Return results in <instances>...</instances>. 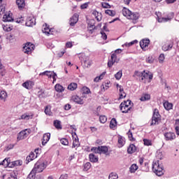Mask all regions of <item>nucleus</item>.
Wrapping results in <instances>:
<instances>
[{
    "mask_svg": "<svg viewBox=\"0 0 179 179\" xmlns=\"http://www.w3.org/2000/svg\"><path fill=\"white\" fill-rule=\"evenodd\" d=\"M89 159L91 163H97L99 162V157H96L93 153L89 155Z\"/></svg>",
    "mask_w": 179,
    "mask_h": 179,
    "instance_id": "a878e982",
    "label": "nucleus"
},
{
    "mask_svg": "<svg viewBox=\"0 0 179 179\" xmlns=\"http://www.w3.org/2000/svg\"><path fill=\"white\" fill-rule=\"evenodd\" d=\"M145 73V71H143V72L136 71L133 76H138V78H141L142 80H143V79H148V75Z\"/></svg>",
    "mask_w": 179,
    "mask_h": 179,
    "instance_id": "9b49d317",
    "label": "nucleus"
},
{
    "mask_svg": "<svg viewBox=\"0 0 179 179\" xmlns=\"http://www.w3.org/2000/svg\"><path fill=\"white\" fill-rule=\"evenodd\" d=\"M25 24L28 27H33V26H36V18H34V17H28Z\"/></svg>",
    "mask_w": 179,
    "mask_h": 179,
    "instance_id": "1a4fd4ad",
    "label": "nucleus"
},
{
    "mask_svg": "<svg viewBox=\"0 0 179 179\" xmlns=\"http://www.w3.org/2000/svg\"><path fill=\"white\" fill-rule=\"evenodd\" d=\"M6 97H8V94L5 91L0 92V99L3 100V101H6Z\"/></svg>",
    "mask_w": 179,
    "mask_h": 179,
    "instance_id": "f704fd0d",
    "label": "nucleus"
},
{
    "mask_svg": "<svg viewBox=\"0 0 179 179\" xmlns=\"http://www.w3.org/2000/svg\"><path fill=\"white\" fill-rule=\"evenodd\" d=\"M68 89L69 90H71V91L76 90V89H78V84L75 83H71L69 85Z\"/></svg>",
    "mask_w": 179,
    "mask_h": 179,
    "instance_id": "c9c22d12",
    "label": "nucleus"
},
{
    "mask_svg": "<svg viewBox=\"0 0 179 179\" xmlns=\"http://www.w3.org/2000/svg\"><path fill=\"white\" fill-rule=\"evenodd\" d=\"M79 59L81 64H83L84 68H90V66H92V64H93L89 57L86 56V55L84 53H82L79 55Z\"/></svg>",
    "mask_w": 179,
    "mask_h": 179,
    "instance_id": "7ed1b4c3",
    "label": "nucleus"
},
{
    "mask_svg": "<svg viewBox=\"0 0 179 179\" xmlns=\"http://www.w3.org/2000/svg\"><path fill=\"white\" fill-rule=\"evenodd\" d=\"M60 142L62 145H64V146H68V145H69V141L66 138H62Z\"/></svg>",
    "mask_w": 179,
    "mask_h": 179,
    "instance_id": "5fc2aeb1",
    "label": "nucleus"
},
{
    "mask_svg": "<svg viewBox=\"0 0 179 179\" xmlns=\"http://www.w3.org/2000/svg\"><path fill=\"white\" fill-rule=\"evenodd\" d=\"M43 33H45V34H47V36H50V34H52V32L51 29H50V27H46L44 28L43 30H42Z\"/></svg>",
    "mask_w": 179,
    "mask_h": 179,
    "instance_id": "a19ab883",
    "label": "nucleus"
},
{
    "mask_svg": "<svg viewBox=\"0 0 179 179\" xmlns=\"http://www.w3.org/2000/svg\"><path fill=\"white\" fill-rule=\"evenodd\" d=\"M158 59H159V64H164V60L166 59V57L164 56V54L162 53L161 55H159Z\"/></svg>",
    "mask_w": 179,
    "mask_h": 179,
    "instance_id": "37998d69",
    "label": "nucleus"
},
{
    "mask_svg": "<svg viewBox=\"0 0 179 179\" xmlns=\"http://www.w3.org/2000/svg\"><path fill=\"white\" fill-rule=\"evenodd\" d=\"M90 167H92V164L90 162H87L84 164V171H87V170H90Z\"/></svg>",
    "mask_w": 179,
    "mask_h": 179,
    "instance_id": "3c124183",
    "label": "nucleus"
},
{
    "mask_svg": "<svg viewBox=\"0 0 179 179\" xmlns=\"http://www.w3.org/2000/svg\"><path fill=\"white\" fill-rule=\"evenodd\" d=\"M30 134H31V130L30 129L22 130L17 134V141H22V139H26V138H27Z\"/></svg>",
    "mask_w": 179,
    "mask_h": 179,
    "instance_id": "39448f33",
    "label": "nucleus"
},
{
    "mask_svg": "<svg viewBox=\"0 0 179 179\" xmlns=\"http://www.w3.org/2000/svg\"><path fill=\"white\" fill-rule=\"evenodd\" d=\"M101 6L103 8V9H111V5L108 3L102 2Z\"/></svg>",
    "mask_w": 179,
    "mask_h": 179,
    "instance_id": "8fccbe9b",
    "label": "nucleus"
},
{
    "mask_svg": "<svg viewBox=\"0 0 179 179\" xmlns=\"http://www.w3.org/2000/svg\"><path fill=\"white\" fill-rule=\"evenodd\" d=\"M23 164V161L22 160H17L14 162H8V166L10 169H13V167H16V166H22Z\"/></svg>",
    "mask_w": 179,
    "mask_h": 179,
    "instance_id": "f8f14e48",
    "label": "nucleus"
},
{
    "mask_svg": "<svg viewBox=\"0 0 179 179\" xmlns=\"http://www.w3.org/2000/svg\"><path fill=\"white\" fill-rule=\"evenodd\" d=\"M141 101H147V100H150V94H144L140 98Z\"/></svg>",
    "mask_w": 179,
    "mask_h": 179,
    "instance_id": "72a5a7b5",
    "label": "nucleus"
},
{
    "mask_svg": "<svg viewBox=\"0 0 179 179\" xmlns=\"http://www.w3.org/2000/svg\"><path fill=\"white\" fill-rule=\"evenodd\" d=\"M108 179H118V174L112 172L109 174Z\"/></svg>",
    "mask_w": 179,
    "mask_h": 179,
    "instance_id": "09e8293b",
    "label": "nucleus"
},
{
    "mask_svg": "<svg viewBox=\"0 0 179 179\" xmlns=\"http://www.w3.org/2000/svg\"><path fill=\"white\" fill-rule=\"evenodd\" d=\"M40 75H46V76H48V78H52V72L46 71H44V72L40 73Z\"/></svg>",
    "mask_w": 179,
    "mask_h": 179,
    "instance_id": "4d7b16f0",
    "label": "nucleus"
},
{
    "mask_svg": "<svg viewBox=\"0 0 179 179\" xmlns=\"http://www.w3.org/2000/svg\"><path fill=\"white\" fill-rule=\"evenodd\" d=\"M134 44H138V40H134L129 43H126L123 45H124L125 47H131V45H134Z\"/></svg>",
    "mask_w": 179,
    "mask_h": 179,
    "instance_id": "603ef678",
    "label": "nucleus"
},
{
    "mask_svg": "<svg viewBox=\"0 0 179 179\" xmlns=\"http://www.w3.org/2000/svg\"><path fill=\"white\" fill-rule=\"evenodd\" d=\"M79 20V15L78 13H75L71 18H70V26L73 27L76 24L78 23Z\"/></svg>",
    "mask_w": 179,
    "mask_h": 179,
    "instance_id": "9d476101",
    "label": "nucleus"
},
{
    "mask_svg": "<svg viewBox=\"0 0 179 179\" xmlns=\"http://www.w3.org/2000/svg\"><path fill=\"white\" fill-rule=\"evenodd\" d=\"M108 153V147L106 145L99 146V155H107Z\"/></svg>",
    "mask_w": 179,
    "mask_h": 179,
    "instance_id": "2eb2a0df",
    "label": "nucleus"
},
{
    "mask_svg": "<svg viewBox=\"0 0 179 179\" xmlns=\"http://www.w3.org/2000/svg\"><path fill=\"white\" fill-rule=\"evenodd\" d=\"M132 11L129 10V9L127 8H123L122 9V15H124L126 17H127V19H129L131 13Z\"/></svg>",
    "mask_w": 179,
    "mask_h": 179,
    "instance_id": "c85d7f7f",
    "label": "nucleus"
},
{
    "mask_svg": "<svg viewBox=\"0 0 179 179\" xmlns=\"http://www.w3.org/2000/svg\"><path fill=\"white\" fill-rule=\"evenodd\" d=\"M24 47H27L28 48H31V50H34V44L28 42L27 43H25Z\"/></svg>",
    "mask_w": 179,
    "mask_h": 179,
    "instance_id": "13d9d810",
    "label": "nucleus"
},
{
    "mask_svg": "<svg viewBox=\"0 0 179 179\" xmlns=\"http://www.w3.org/2000/svg\"><path fill=\"white\" fill-rule=\"evenodd\" d=\"M27 179H36V173L31 171Z\"/></svg>",
    "mask_w": 179,
    "mask_h": 179,
    "instance_id": "052dcab7",
    "label": "nucleus"
},
{
    "mask_svg": "<svg viewBox=\"0 0 179 179\" xmlns=\"http://www.w3.org/2000/svg\"><path fill=\"white\" fill-rule=\"evenodd\" d=\"M22 51L24 52V54H27L29 55V54H31L33 49H31V48H27V46H24Z\"/></svg>",
    "mask_w": 179,
    "mask_h": 179,
    "instance_id": "4c0bfd02",
    "label": "nucleus"
},
{
    "mask_svg": "<svg viewBox=\"0 0 179 179\" xmlns=\"http://www.w3.org/2000/svg\"><path fill=\"white\" fill-rule=\"evenodd\" d=\"M18 174H19V171H17V170H15L10 173V177L14 179H17Z\"/></svg>",
    "mask_w": 179,
    "mask_h": 179,
    "instance_id": "a18cd8bd",
    "label": "nucleus"
},
{
    "mask_svg": "<svg viewBox=\"0 0 179 179\" xmlns=\"http://www.w3.org/2000/svg\"><path fill=\"white\" fill-rule=\"evenodd\" d=\"M129 140L131 141V142H135L136 139L134 138V135L132 134V131L129 130L127 133Z\"/></svg>",
    "mask_w": 179,
    "mask_h": 179,
    "instance_id": "58836bf2",
    "label": "nucleus"
},
{
    "mask_svg": "<svg viewBox=\"0 0 179 179\" xmlns=\"http://www.w3.org/2000/svg\"><path fill=\"white\" fill-rule=\"evenodd\" d=\"M31 83H34V82L27 80L22 83V86H23V87H24L25 89H28V90H29L31 89Z\"/></svg>",
    "mask_w": 179,
    "mask_h": 179,
    "instance_id": "bb28decb",
    "label": "nucleus"
},
{
    "mask_svg": "<svg viewBox=\"0 0 179 179\" xmlns=\"http://www.w3.org/2000/svg\"><path fill=\"white\" fill-rule=\"evenodd\" d=\"M76 146H79V141L75 138V140L73 142L72 148H75Z\"/></svg>",
    "mask_w": 179,
    "mask_h": 179,
    "instance_id": "338daca9",
    "label": "nucleus"
},
{
    "mask_svg": "<svg viewBox=\"0 0 179 179\" xmlns=\"http://www.w3.org/2000/svg\"><path fill=\"white\" fill-rule=\"evenodd\" d=\"M149 44H150L149 38H144L140 41V47L143 51H146V47H148Z\"/></svg>",
    "mask_w": 179,
    "mask_h": 179,
    "instance_id": "6e6552de",
    "label": "nucleus"
},
{
    "mask_svg": "<svg viewBox=\"0 0 179 179\" xmlns=\"http://www.w3.org/2000/svg\"><path fill=\"white\" fill-rule=\"evenodd\" d=\"M53 125L56 129H62V125H61V121L59 120H55L53 122Z\"/></svg>",
    "mask_w": 179,
    "mask_h": 179,
    "instance_id": "7c9ffc66",
    "label": "nucleus"
},
{
    "mask_svg": "<svg viewBox=\"0 0 179 179\" xmlns=\"http://www.w3.org/2000/svg\"><path fill=\"white\" fill-rule=\"evenodd\" d=\"M55 90L57 92V93H62L65 90L64 86L61 85V84H56L55 85Z\"/></svg>",
    "mask_w": 179,
    "mask_h": 179,
    "instance_id": "393cba45",
    "label": "nucleus"
},
{
    "mask_svg": "<svg viewBox=\"0 0 179 179\" xmlns=\"http://www.w3.org/2000/svg\"><path fill=\"white\" fill-rule=\"evenodd\" d=\"M154 61H155V59L152 57H148L146 59V62H148V64H153Z\"/></svg>",
    "mask_w": 179,
    "mask_h": 179,
    "instance_id": "e2e57ef3",
    "label": "nucleus"
},
{
    "mask_svg": "<svg viewBox=\"0 0 179 179\" xmlns=\"http://www.w3.org/2000/svg\"><path fill=\"white\" fill-rule=\"evenodd\" d=\"M69 177V176L68 175V173H64L60 176L59 179H68Z\"/></svg>",
    "mask_w": 179,
    "mask_h": 179,
    "instance_id": "774afa93",
    "label": "nucleus"
},
{
    "mask_svg": "<svg viewBox=\"0 0 179 179\" xmlns=\"http://www.w3.org/2000/svg\"><path fill=\"white\" fill-rule=\"evenodd\" d=\"M99 121L101 124H106L107 122V117L106 115H100Z\"/></svg>",
    "mask_w": 179,
    "mask_h": 179,
    "instance_id": "49530a36",
    "label": "nucleus"
},
{
    "mask_svg": "<svg viewBox=\"0 0 179 179\" xmlns=\"http://www.w3.org/2000/svg\"><path fill=\"white\" fill-rule=\"evenodd\" d=\"M16 3L20 10H22V9H23L24 6H26V3L24 2V0H16Z\"/></svg>",
    "mask_w": 179,
    "mask_h": 179,
    "instance_id": "4be33fe9",
    "label": "nucleus"
},
{
    "mask_svg": "<svg viewBox=\"0 0 179 179\" xmlns=\"http://www.w3.org/2000/svg\"><path fill=\"white\" fill-rule=\"evenodd\" d=\"M163 174H164V169H163V167H160V165H158L157 166V176L158 177H162V176H163Z\"/></svg>",
    "mask_w": 179,
    "mask_h": 179,
    "instance_id": "2f4dec72",
    "label": "nucleus"
},
{
    "mask_svg": "<svg viewBox=\"0 0 179 179\" xmlns=\"http://www.w3.org/2000/svg\"><path fill=\"white\" fill-rule=\"evenodd\" d=\"M48 164V162L47 161L45 162H41V161H38L35 165L34 169L31 172L34 173H42V171L45 169H47V166Z\"/></svg>",
    "mask_w": 179,
    "mask_h": 179,
    "instance_id": "f257e3e1",
    "label": "nucleus"
},
{
    "mask_svg": "<svg viewBox=\"0 0 179 179\" xmlns=\"http://www.w3.org/2000/svg\"><path fill=\"white\" fill-rule=\"evenodd\" d=\"M143 142H144V145L145 146H150V145H152V141L150 140L144 138L143 139Z\"/></svg>",
    "mask_w": 179,
    "mask_h": 179,
    "instance_id": "bf43d9fd",
    "label": "nucleus"
},
{
    "mask_svg": "<svg viewBox=\"0 0 179 179\" xmlns=\"http://www.w3.org/2000/svg\"><path fill=\"white\" fill-rule=\"evenodd\" d=\"M33 117H34V115H28L27 113H24L20 116L19 120H25L26 121H29V120H33Z\"/></svg>",
    "mask_w": 179,
    "mask_h": 179,
    "instance_id": "aec40b11",
    "label": "nucleus"
},
{
    "mask_svg": "<svg viewBox=\"0 0 179 179\" xmlns=\"http://www.w3.org/2000/svg\"><path fill=\"white\" fill-rule=\"evenodd\" d=\"M91 152H93V153L99 155V146L98 147H92L91 148Z\"/></svg>",
    "mask_w": 179,
    "mask_h": 179,
    "instance_id": "680f3d73",
    "label": "nucleus"
},
{
    "mask_svg": "<svg viewBox=\"0 0 179 179\" xmlns=\"http://www.w3.org/2000/svg\"><path fill=\"white\" fill-rule=\"evenodd\" d=\"M13 18L12 17V15L10 13L8 14H4L3 16V22H13Z\"/></svg>",
    "mask_w": 179,
    "mask_h": 179,
    "instance_id": "b1692460",
    "label": "nucleus"
},
{
    "mask_svg": "<svg viewBox=\"0 0 179 179\" xmlns=\"http://www.w3.org/2000/svg\"><path fill=\"white\" fill-rule=\"evenodd\" d=\"M139 16H141V15H139L138 13L131 12L128 19H130L131 20H138V19H139Z\"/></svg>",
    "mask_w": 179,
    "mask_h": 179,
    "instance_id": "5701e85b",
    "label": "nucleus"
},
{
    "mask_svg": "<svg viewBox=\"0 0 179 179\" xmlns=\"http://www.w3.org/2000/svg\"><path fill=\"white\" fill-rule=\"evenodd\" d=\"M115 78L117 80H120L122 78V71H119L115 74Z\"/></svg>",
    "mask_w": 179,
    "mask_h": 179,
    "instance_id": "de8ad7c7",
    "label": "nucleus"
},
{
    "mask_svg": "<svg viewBox=\"0 0 179 179\" xmlns=\"http://www.w3.org/2000/svg\"><path fill=\"white\" fill-rule=\"evenodd\" d=\"M138 169L139 166L136 164H134L129 167V171L130 173H135Z\"/></svg>",
    "mask_w": 179,
    "mask_h": 179,
    "instance_id": "473e14b6",
    "label": "nucleus"
},
{
    "mask_svg": "<svg viewBox=\"0 0 179 179\" xmlns=\"http://www.w3.org/2000/svg\"><path fill=\"white\" fill-rule=\"evenodd\" d=\"M157 110V109L155 108L153 111V115H152V121L150 123V127H152L153 125H156V122H157V113H156Z\"/></svg>",
    "mask_w": 179,
    "mask_h": 179,
    "instance_id": "f3484780",
    "label": "nucleus"
},
{
    "mask_svg": "<svg viewBox=\"0 0 179 179\" xmlns=\"http://www.w3.org/2000/svg\"><path fill=\"white\" fill-rule=\"evenodd\" d=\"M94 20H91L90 22L88 23V27L89 29H92L94 27Z\"/></svg>",
    "mask_w": 179,
    "mask_h": 179,
    "instance_id": "0e129e2a",
    "label": "nucleus"
},
{
    "mask_svg": "<svg viewBox=\"0 0 179 179\" xmlns=\"http://www.w3.org/2000/svg\"><path fill=\"white\" fill-rule=\"evenodd\" d=\"M2 2H3V0H0V15L5 13V6H3Z\"/></svg>",
    "mask_w": 179,
    "mask_h": 179,
    "instance_id": "79ce46f5",
    "label": "nucleus"
},
{
    "mask_svg": "<svg viewBox=\"0 0 179 179\" xmlns=\"http://www.w3.org/2000/svg\"><path fill=\"white\" fill-rule=\"evenodd\" d=\"M155 166H157V162L153 161L152 165V170L156 176H157V169H155Z\"/></svg>",
    "mask_w": 179,
    "mask_h": 179,
    "instance_id": "c03bdc74",
    "label": "nucleus"
},
{
    "mask_svg": "<svg viewBox=\"0 0 179 179\" xmlns=\"http://www.w3.org/2000/svg\"><path fill=\"white\" fill-rule=\"evenodd\" d=\"M90 2L85 3L80 6V9H87Z\"/></svg>",
    "mask_w": 179,
    "mask_h": 179,
    "instance_id": "69168bd1",
    "label": "nucleus"
},
{
    "mask_svg": "<svg viewBox=\"0 0 179 179\" xmlns=\"http://www.w3.org/2000/svg\"><path fill=\"white\" fill-rule=\"evenodd\" d=\"M136 152V146L134 144L131 143L129 146L127 148V153L128 155H132Z\"/></svg>",
    "mask_w": 179,
    "mask_h": 179,
    "instance_id": "a211bd4d",
    "label": "nucleus"
},
{
    "mask_svg": "<svg viewBox=\"0 0 179 179\" xmlns=\"http://www.w3.org/2000/svg\"><path fill=\"white\" fill-rule=\"evenodd\" d=\"M120 62V58L117 57V54L111 53L110 59L108 61V68H112L114 64H118Z\"/></svg>",
    "mask_w": 179,
    "mask_h": 179,
    "instance_id": "423d86ee",
    "label": "nucleus"
},
{
    "mask_svg": "<svg viewBox=\"0 0 179 179\" xmlns=\"http://www.w3.org/2000/svg\"><path fill=\"white\" fill-rule=\"evenodd\" d=\"M109 127L110 129H115V128H117V120L115 118H113L110 120Z\"/></svg>",
    "mask_w": 179,
    "mask_h": 179,
    "instance_id": "cd10ccee",
    "label": "nucleus"
},
{
    "mask_svg": "<svg viewBox=\"0 0 179 179\" xmlns=\"http://www.w3.org/2000/svg\"><path fill=\"white\" fill-rule=\"evenodd\" d=\"M50 138H51V134L46 133L43 134V139H42V145L43 146H45L48 141H50Z\"/></svg>",
    "mask_w": 179,
    "mask_h": 179,
    "instance_id": "4468645a",
    "label": "nucleus"
},
{
    "mask_svg": "<svg viewBox=\"0 0 179 179\" xmlns=\"http://www.w3.org/2000/svg\"><path fill=\"white\" fill-rule=\"evenodd\" d=\"M173 45H174V43L172 42V41H167L166 42H164L163 43L162 50L169 51V50H171V48H173Z\"/></svg>",
    "mask_w": 179,
    "mask_h": 179,
    "instance_id": "0eeeda50",
    "label": "nucleus"
},
{
    "mask_svg": "<svg viewBox=\"0 0 179 179\" xmlns=\"http://www.w3.org/2000/svg\"><path fill=\"white\" fill-rule=\"evenodd\" d=\"M174 17V13L171 12L168 13L166 17H157L159 23H166L170 22Z\"/></svg>",
    "mask_w": 179,
    "mask_h": 179,
    "instance_id": "20e7f679",
    "label": "nucleus"
},
{
    "mask_svg": "<svg viewBox=\"0 0 179 179\" xmlns=\"http://www.w3.org/2000/svg\"><path fill=\"white\" fill-rule=\"evenodd\" d=\"M9 162H10V158H6L1 162H0V166L8 167L9 166Z\"/></svg>",
    "mask_w": 179,
    "mask_h": 179,
    "instance_id": "c756f323",
    "label": "nucleus"
},
{
    "mask_svg": "<svg viewBox=\"0 0 179 179\" xmlns=\"http://www.w3.org/2000/svg\"><path fill=\"white\" fill-rule=\"evenodd\" d=\"M72 100L73 101H74V103H76V104L82 105L85 103V102L83 101V99L80 98L78 95L73 96Z\"/></svg>",
    "mask_w": 179,
    "mask_h": 179,
    "instance_id": "dca6fc26",
    "label": "nucleus"
},
{
    "mask_svg": "<svg viewBox=\"0 0 179 179\" xmlns=\"http://www.w3.org/2000/svg\"><path fill=\"white\" fill-rule=\"evenodd\" d=\"M119 145H120L121 148L124 146V138H122V136H118V141H117Z\"/></svg>",
    "mask_w": 179,
    "mask_h": 179,
    "instance_id": "6e6d98bb",
    "label": "nucleus"
},
{
    "mask_svg": "<svg viewBox=\"0 0 179 179\" xmlns=\"http://www.w3.org/2000/svg\"><path fill=\"white\" fill-rule=\"evenodd\" d=\"M105 13L106 15H108V16H112V17H114L117 14V13L113 10H106Z\"/></svg>",
    "mask_w": 179,
    "mask_h": 179,
    "instance_id": "ea45409f",
    "label": "nucleus"
},
{
    "mask_svg": "<svg viewBox=\"0 0 179 179\" xmlns=\"http://www.w3.org/2000/svg\"><path fill=\"white\" fill-rule=\"evenodd\" d=\"M82 91L84 93V94H90V93H92V92H90V89H89V87H83L82 88Z\"/></svg>",
    "mask_w": 179,
    "mask_h": 179,
    "instance_id": "864d4df0",
    "label": "nucleus"
},
{
    "mask_svg": "<svg viewBox=\"0 0 179 179\" xmlns=\"http://www.w3.org/2000/svg\"><path fill=\"white\" fill-rule=\"evenodd\" d=\"M163 106L167 111H170V110H173V103L169 102V101H165L163 103Z\"/></svg>",
    "mask_w": 179,
    "mask_h": 179,
    "instance_id": "412c9836",
    "label": "nucleus"
},
{
    "mask_svg": "<svg viewBox=\"0 0 179 179\" xmlns=\"http://www.w3.org/2000/svg\"><path fill=\"white\" fill-rule=\"evenodd\" d=\"M166 141H174L176 139V134L173 132H166L164 134Z\"/></svg>",
    "mask_w": 179,
    "mask_h": 179,
    "instance_id": "ddd939ff",
    "label": "nucleus"
},
{
    "mask_svg": "<svg viewBox=\"0 0 179 179\" xmlns=\"http://www.w3.org/2000/svg\"><path fill=\"white\" fill-rule=\"evenodd\" d=\"M131 103H132V101L128 99L127 101H124L120 103V111H122L123 114H127L129 113L131 110H132V107L130 106Z\"/></svg>",
    "mask_w": 179,
    "mask_h": 179,
    "instance_id": "f03ea898",
    "label": "nucleus"
},
{
    "mask_svg": "<svg viewBox=\"0 0 179 179\" xmlns=\"http://www.w3.org/2000/svg\"><path fill=\"white\" fill-rule=\"evenodd\" d=\"M37 157V156H36L34 155V152H31L29 153V155L27 157V162L26 164H29V163H30V162H32V160H34V159H36Z\"/></svg>",
    "mask_w": 179,
    "mask_h": 179,
    "instance_id": "6ab92c4d",
    "label": "nucleus"
},
{
    "mask_svg": "<svg viewBox=\"0 0 179 179\" xmlns=\"http://www.w3.org/2000/svg\"><path fill=\"white\" fill-rule=\"evenodd\" d=\"M92 15L94 16H95L96 20L98 22H100L101 20V17H99V15H100V16H101V13H99L97 10H94L93 12H92Z\"/></svg>",
    "mask_w": 179,
    "mask_h": 179,
    "instance_id": "e433bc0d",
    "label": "nucleus"
}]
</instances>
